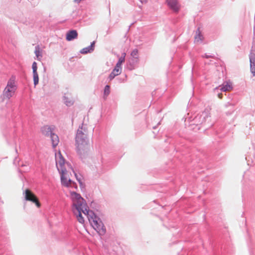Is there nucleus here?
<instances>
[{"mask_svg": "<svg viewBox=\"0 0 255 255\" xmlns=\"http://www.w3.org/2000/svg\"><path fill=\"white\" fill-rule=\"evenodd\" d=\"M71 198L73 202L72 211L78 221L84 224L85 220L82 213L86 216L92 227L100 234H104L106 229L100 219L92 211H90L85 200L81 195L75 192H71Z\"/></svg>", "mask_w": 255, "mask_h": 255, "instance_id": "nucleus-1", "label": "nucleus"}, {"mask_svg": "<svg viewBox=\"0 0 255 255\" xmlns=\"http://www.w3.org/2000/svg\"><path fill=\"white\" fill-rule=\"evenodd\" d=\"M57 168L61 175V181L62 185L66 187L77 188L76 184L70 178L71 172L73 171L71 165L65 163V159L59 151L55 154Z\"/></svg>", "mask_w": 255, "mask_h": 255, "instance_id": "nucleus-2", "label": "nucleus"}, {"mask_svg": "<svg viewBox=\"0 0 255 255\" xmlns=\"http://www.w3.org/2000/svg\"><path fill=\"white\" fill-rule=\"evenodd\" d=\"M88 127L86 124H83L78 129L76 137V146L78 153L84 156L91 148V143L87 137Z\"/></svg>", "mask_w": 255, "mask_h": 255, "instance_id": "nucleus-3", "label": "nucleus"}, {"mask_svg": "<svg viewBox=\"0 0 255 255\" xmlns=\"http://www.w3.org/2000/svg\"><path fill=\"white\" fill-rule=\"evenodd\" d=\"M16 90V87L14 80L13 78H11L8 81L7 85L2 92L3 99H9L13 96Z\"/></svg>", "mask_w": 255, "mask_h": 255, "instance_id": "nucleus-4", "label": "nucleus"}, {"mask_svg": "<svg viewBox=\"0 0 255 255\" xmlns=\"http://www.w3.org/2000/svg\"><path fill=\"white\" fill-rule=\"evenodd\" d=\"M23 194L24 195V198L25 200L30 201L38 207L39 208L41 206V204L39 202L38 199L36 195L29 189H26Z\"/></svg>", "mask_w": 255, "mask_h": 255, "instance_id": "nucleus-5", "label": "nucleus"}, {"mask_svg": "<svg viewBox=\"0 0 255 255\" xmlns=\"http://www.w3.org/2000/svg\"><path fill=\"white\" fill-rule=\"evenodd\" d=\"M251 71L255 75V41L254 42L250 55Z\"/></svg>", "mask_w": 255, "mask_h": 255, "instance_id": "nucleus-6", "label": "nucleus"}, {"mask_svg": "<svg viewBox=\"0 0 255 255\" xmlns=\"http://www.w3.org/2000/svg\"><path fill=\"white\" fill-rule=\"evenodd\" d=\"M169 7L175 12H178L180 8V4L178 0H166Z\"/></svg>", "mask_w": 255, "mask_h": 255, "instance_id": "nucleus-7", "label": "nucleus"}, {"mask_svg": "<svg viewBox=\"0 0 255 255\" xmlns=\"http://www.w3.org/2000/svg\"><path fill=\"white\" fill-rule=\"evenodd\" d=\"M78 36V33L75 30H72L68 31L66 34V40L67 41H71L76 38Z\"/></svg>", "mask_w": 255, "mask_h": 255, "instance_id": "nucleus-8", "label": "nucleus"}, {"mask_svg": "<svg viewBox=\"0 0 255 255\" xmlns=\"http://www.w3.org/2000/svg\"><path fill=\"white\" fill-rule=\"evenodd\" d=\"M122 72V68L115 66L112 73L109 75V78L110 80H113L116 76L120 75Z\"/></svg>", "mask_w": 255, "mask_h": 255, "instance_id": "nucleus-9", "label": "nucleus"}, {"mask_svg": "<svg viewBox=\"0 0 255 255\" xmlns=\"http://www.w3.org/2000/svg\"><path fill=\"white\" fill-rule=\"evenodd\" d=\"M41 132L45 136H50L52 133V129L49 126H45L41 128Z\"/></svg>", "mask_w": 255, "mask_h": 255, "instance_id": "nucleus-10", "label": "nucleus"}, {"mask_svg": "<svg viewBox=\"0 0 255 255\" xmlns=\"http://www.w3.org/2000/svg\"><path fill=\"white\" fill-rule=\"evenodd\" d=\"M233 89L232 84L230 82H226L223 83L221 90L223 92L231 91Z\"/></svg>", "mask_w": 255, "mask_h": 255, "instance_id": "nucleus-11", "label": "nucleus"}, {"mask_svg": "<svg viewBox=\"0 0 255 255\" xmlns=\"http://www.w3.org/2000/svg\"><path fill=\"white\" fill-rule=\"evenodd\" d=\"M34 53L36 56L37 59L39 61L41 60L42 57V51L39 45H37L35 48Z\"/></svg>", "mask_w": 255, "mask_h": 255, "instance_id": "nucleus-12", "label": "nucleus"}, {"mask_svg": "<svg viewBox=\"0 0 255 255\" xmlns=\"http://www.w3.org/2000/svg\"><path fill=\"white\" fill-rule=\"evenodd\" d=\"M94 44H95V42H93L90 46H89L87 47L83 48L81 50V53L82 54H87L88 52H91V51H93Z\"/></svg>", "mask_w": 255, "mask_h": 255, "instance_id": "nucleus-13", "label": "nucleus"}, {"mask_svg": "<svg viewBox=\"0 0 255 255\" xmlns=\"http://www.w3.org/2000/svg\"><path fill=\"white\" fill-rule=\"evenodd\" d=\"M50 137L51 139V141H52V145H53V147H55L58 144V143L59 142L58 136L56 134L53 133L50 135Z\"/></svg>", "mask_w": 255, "mask_h": 255, "instance_id": "nucleus-14", "label": "nucleus"}, {"mask_svg": "<svg viewBox=\"0 0 255 255\" xmlns=\"http://www.w3.org/2000/svg\"><path fill=\"white\" fill-rule=\"evenodd\" d=\"M130 56L134 59H138V51L137 49H133L131 53Z\"/></svg>", "mask_w": 255, "mask_h": 255, "instance_id": "nucleus-15", "label": "nucleus"}, {"mask_svg": "<svg viewBox=\"0 0 255 255\" xmlns=\"http://www.w3.org/2000/svg\"><path fill=\"white\" fill-rule=\"evenodd\" d=\"M196 35L195 36V41L198 42L202 40V35L201 34L199 30L196 32Z\"/></svg>", "mask_w": 255, "mask_h": 255, "instance_id": "nucleus-16", "label": "nucleus"}, {"mask_svg": "<svg viewBox=\"0 0 255 255\" xmlns=\"http://www.w3.org/2000/svg\"><path fill=\"white\" fill-rule=\"evenodd\" d=\"M110 93V86L107 85L105 87L104 96L106 97H107L109 95Z\"/></svg>", "mask_w": 255, "mask_h": 255, "instance_id": "nucleus-17", "label": "nucleus"}, {"mask_svg": "<svg viewBox=\"0 0 255 255\" xmlns=\"http://www.w3.org/2000/svg\"><path fill=\"white\" fill-rule=\"evenodd\" d=\"M33 82L34 86H36L39 83V77L38 75L33 76Z\"/></svg>", "mask_w": 255, "mask_h": 255, "instance_id": "nucleus-18", "label": "nucleus"}, {"mask_svg": "<svg viewBox=\"0 0 255 255\" xmlns=\"http://www.w3.org/2000/svg\"><path fill=\"white\" fill-rule=\"evenodd\" d=\"M65 103L68 106H70L73 104V102L71 100H68L67 98L65 97Z\"/></svg>", "mask_w": 255, "mask_h": 255, "instance_id": "nucleus-19", "label": "nucleus"}, {"mask_svg": "<svg viewBox=\"0 0 255 255\" xmlns=\"http://www.w3.org/2000/svg\"><path fill=\"white\" fill-rule=\"evenodd\" d=\"M126 53H123L122 54V56L119 58V61L120 62H122V63H124L125 61V57H126Z\"/></svg>", "mask_w": 255, "mask_h": 255, "instance_id": "nucleus-20", "label": "nucleus"}, {"mask_svg": "<svg viewBox=\"0 0 255 255\" xmlns=\"http://www.w3.org/2000/svg\"><path fill=\"white\" fill-rule=\"evenodd\" d=\"M32 71H37V63L36 62H33L32 65Z\"/></svg>", "mask_w": 255, "mask_h": 255, "instance_id": "nucleus-21", "label": "nucleus"}, {"mask_svg": "<svg viewBox=\"0 0 255 255\" xmlns=\"http://www.w3.org/2000/svg\"><path fill=\"white\" fill-rule=\"evenodd\" d=\"M122 63H123L120 62L119 61H118L116 66H118V67H119V68H122L121 65H122Z\"/></svg>", "mask_w": 255, "mask_h": 255, "instance_id": "nucleus-22", "label": "nucleus"}, {"mask_svg": "<svg viewBox=\"0 0 255 255\" xmlns=\"http://www.w3.org/2000/svg\"><path fill=\"white\" fill-rule=\"evenodd\" d=\"M32 73H33V76L38 75L37 71H32Z\"/></svg>", "mask_w": 255, "mask_h": 255, "instance_id": "nucleus-23", "label": "nucleus"}, {"mask_svg": "<svg viewBox=\"0 0 255 255\" xmlns=\"http://www.w3.org/2000/svg\"><path fill=\"white\" fill-rule=\"evenodd\" d=\"M218 97H219L220 99H222V94H218Z\"/></svg>", "mask_w": 255, "mask_h": 255, "instance_id": "nucleus-24", "label": "nucleus"}, {"mask_svg": "<svg viewBox=\"0 0 255 255\" xmlns=\"http://www.w3.org/2000/svg\"><path fill=\"white\" fill-rule=\"evenodd\" d=\"M140 1L142 3H143V2H146L147 1V0H140Z\"/></svg>", "mask_w": 255, "mask_h": 255, "instance_id": "nucleus-25", "label": "nucleus"}, {"mask_svg": "<svg viewBox=\"0 0 255 255\" xmlns=\"http://www.w3.org/2000/svg\"><path fill=\"white\" fill-rule=\"evenodd\" d=\"M81 1V0H74V1L76 2H80Z\"/></svg>", "mask_w": 255, "mask_h": 255, "instance_id": "nucleus-26", "label": "nucleus"}]
</instances>
